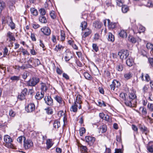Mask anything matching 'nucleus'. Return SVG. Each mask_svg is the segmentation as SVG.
Listing matches in <instances>:
<instances>
[{"label": "nucleus", "instance_id": "obj_23", "mask_svg": "<svg viewBox=\"0 0 153 153\" xmlns=\"http://www.w3.org/2000/svg\"><path fill=\"white\" fill-rule=\"evenodd\" d=\"M134 61L132 58L129 57L126 61V64L129 67L131 66L133 64Z\"/></svg>", "mask_w": 153, "mask_h": 153}, {"label": "nucleus", "instance_id": "obj_50", "mask_svg": "<svg viewBox=\"0 0 153 153\" xmlns=\"http://www.w3.org/2000/svg\"><path fill=\"white\" fill-rule=\"evenodd\" d=\"M98 105L100 107H102V106H106V105L104 102L103 101H98Z\"/></svg>", "mask_w": 153, "mask_h": 153}, {"label": "nucleus", "instance_id": "obj_49", "mask_svg": "<svg viewBox=\"0 0 153 153\" xmlns=\"http://www.w3.org/2000/svg\"><path fill=\"white\" fill-rule=\"evenodd\" d=\"M85 132V129L84 128H82L80 129L79 133L80 135L82 136Z\"/></svg>", "mask_w": 153, "mask_h": 153}, {"label": "nucleus", "instance_id": "obj_21", "mask_svg": "<svg viewBox=\"0 0 153 153\" xmlns=\"http://www.w3.org/2000/svg\"><path fill=\"white\" fill-rule=\"evenodd\" d=\"M44 93L43 92H39L36 93L35 97L37 100H40L44 97Z\"/></svg>", "mask_w": 153, "mask_h": 153}, {"label": "nucleus", "instance_id": "obj_14", "mask_svg": "<svg viewBox=\"0 0 153 153\" xmlns=\"http://www.w3.org/2000/svg\"><path fill=\"white\" fill-rule=\"evenodd\" d=\"M44 100L48 105L51 106L53 105V100L50 96H47V98L45 97Z\"/></svg>", "mask_w": 153, "mask_h": 153}, {"label": "nucleus", "instance_id": "obj_37", "mask_svg": "<svg viewBox=\"0 0 153 153\" xmlns=\"http://www.w3.org/2000/svg\"><path fill=\"white\" fill-rule=\"evenodd\" d=\"M61 40L62 41H64L65 39V32L63 30H61Z\"/></svg>", "mask_w": 153, "mask_h": 153}, {"label": "nucleus", "instance_id": "obj_60", "mask_svg": "<svg viewBox=\"0 0 153 153\" xmlns=\"http://www.w3.org/2000/svg\"><path fill=\"white\" fill-rule=\"evenodd\" d=\"M100 36V35L98 33H96L94 35V39L95 40H97L99 39Z\"/></svg>", "mask_w": 153, "mask_h": 153}, {"label": "nucleus", "instance_id": "obj_44", "mask_svg": "<svg viewBox=\"0 0 153 153\" xmlns=\"http://www.w3.org/2000/svg\"><path fill=\"white\" fill-rule=\"evenodd\" d=\"M117 69L119 71H122L123 69V66L122 64H119L117 65Z\"/></svg>", "mask_w": 153, "mask_h": 153}, {"label": "nucleus", "instance_id": "obj_10", "mask_svg": "<svg viewBox=\"0 0 153 153\" xmlns=\"http://www.w3.org/2000/svg\"><path fill=\"white\" fill-rule=\"evenodd\" d=\"M120 85V82L116 80H114L110 85V87L111 91H114L115 87L118 88Z\"/></svg>", "mask_w": 153, "mask_h": 153}, {"label": "nucleus", "instance_id": "obj_2", "mask_svg": "<svg viewBox=\"0 0 153 153\" xmlns=\"http://www.w3.org/2000/svg\"><path fill=\"white\" fill-rule=\"evenodd\" d=\"M136 98V96L134 93H130L128 97H127L124 100L125 103L127 106L132 107L133 105L132 102L133 100Z\"/></svg>", "mask_w": 153, "mask_h": 153}, {"label": "nucleus", "instance_id": "obj_4", "mask_svg": "<svg viewBox=\"0 0 153 153\" xmlns=\"http://www.w3.org/2000/svg\"><path fill=\"white\" fill-rule=\"evenodd\" d=\"M39 79L38 78L33 77L27 82V85L29 86H34L39 82Z\"/></svg>", "mask_w": 153, "mask_h": 153}, {"label": "nucleus", "instance_id": "obj_59", "mask_svg": "<svg viewBox=\"0 0 153 153\" xmlns=\"http://www.w3.org/2000/svg\"><path fill=\"white\" fill-rule=\"evenodd\" d=\"M8 52V50L6 47H5L4 49V56H5L7 55Z\"/></svg>", "mask_w": 153, "mask_h": 153}, {"label": "nucleus", "instance_id": "obj_5", "mask_svg": "<svg viewBox=\"0 0 153 153\" xmlns=\"http://www.w3.org/2000/svg\"><path fill=\"white\" fill-rule=\"evenodd\" d=\"M118 54L120 56V59L123 60L127 58L129 53L128 51L127 50H122L118 52Z\"/></svg>", "mask_w": 153, "mask_h": 153}, {"label": "nucleus", "instance_id": "obj_28", "mask_svg": "<svg viewBox=\"0 0 153 153\" xmlns=\"http://www.w3.org/2000/svg\"><path fill=\"white\" fill-rule=\"evenodd\" d=\"M133 76V74L131 72L126 73L124 74V77L126 79H128L131 78Z\"/></svg>", "mask_w": 153, "mask_h": 153}, {"label": "nucleus", "instance_id": "obj_45", "mask_svg": "<svg viewBox=\"0 0 153 153\" xmlns=\"http://www.w3.org/2000/svg\"><path fill=\"white\" fill-rule=\"evenodd\" d=\"M128 40L133 43H135L137 41L136 39L132 36L128 37Z\"/></svg>", "mask_w": 153, "mask_h": 153}, {"label": "nucleus", "instance_id": "obj_51", "mask_svg": "<svg viewBox=\"0 0 153 153\" xmlns=\"http://www.w3.org/2000/svg\"><path fill=\"white\" fill-rule=\"evenodd\" d=\"M92 47L93 49L94 50L95 52H97L99 50L98 47L96 44H93Z\"/></svg>", "mask_w": 153, "mask_h": 153}, {"label": "nucleus", "instance_id": "obj_22", "mask_svg": "<svg viewBox=\"0 0 153 153\" xmlns=\"http://www.w3.org/2000/svg\"><path fill=\"white\" fill-rule=\"evenodd\" d=\"M119 36L122 38H125L127 37V33L126 30H121L119 33Z\"/></svg>", "mask_w": 153, "mask_h": 153}, {"label": "nucleus", "instance_id": "obj_18", "mask_svg": "<svg viewBox=\"0 0 153 153\" xmlns=\"http://www.w3.org/2000/svg\"><path fill=\"white\" fill-rule=\"evenodd\" d=\"M7 36L9 38V41H15L16 40L13 33L10 31L7 33Z\"/></svg>", "mask_w": 153, "mask_h": 153}, {"label": "nucleus", "instance_id": "obj_8", "mask_svg": "<svg viewBox=\"0 0 153 153\" xmlns=\"http://www.w3.org/2000/svg\"><path fill=\"white\" fill-rule=\"evenodd\" d=\"M145 28L141 25H139L138 27L135 26L133 29V31L134 33H140L141 32H143L145 31Z\"/></svg>", "mask_w": 153, "mask_h": 153}, {"label": "nucleus", "instance_id": "obj_7", "mask_svg": "<svg viewBox=\"0 0 153 153\" xmlns=\"http://www.w3.org/2000/svg\"><path fill=\"white\" fill-rule=\"evenodd\" d=\"M27 92V89L26 88H24L19 94L18 97V99L22 100L25 99L26 97Z\"/></svg>", "mask_w": 153, "mask_h": 153}, {"label": "nucleus", "instance_id": "obj_31", "mask_svg": "<svg viewBox=\"0 0 153 153\" xmlns=\"http://www.w3.org/2000/svg\"><path fill=\"white\" fill-rule=\"evenodd\" d=\"M31 13L33 16H36L38 14V11L36 9L34 8H31L30 10Z\"/></svg>", "mask_w": 153, "mask_h": 153}, {"label": "nucleus", "instance_id": "obj_41", "mask_svg": "<svg viewBox=\"0 0 153 153\" xmlns=\"http://www.w3.org/2000/svg\"><path fill=\"white\" fill-rule=\"evenodd\" d=\"M80 149L81 152L82 153H85L87 152L88 149L86 146H80Z\"/></svg>", "mask_w": 153, "mask_h": 153}, {"label": "nucleus", "instance_id": "obj_32", "mask_svg": "<svg viewBox=\"0 0 153 153\" xmlns=\"http://www.w3.org/2000/svg\"><path fill=\"white\" fill-rule=\"evenodd\" d=\"M108 40L109 41L112 42H114V36L111 33H109Z\"/></svg>", "mask_w": 153, "mask_h": 153}, {"label": "nucleus", "instance_id": "obj_29", "mask_svg": "<svg viewBox=\"0 0 153 153\" xmlns=\"http://www.w3.org/2000/svg\"><path fill=\"white\" fill-rule=\"evenodd\" d=\"M102 25L101 23L99 21H96L93 23V26L96 28H100Z\"/></svg>", "mask_w": 153, "mask_h": 153}, {"label": "nucleus", "instance_id": "obj_36", "mask_svg": "<svg viewBox=\"0 0 153 153\" xmlns=\"http://www.w3.org/2000/svg\"><path fill=\"white\" fill-rule=\"evenodd\" d=\"M121 9L122 12L124 13H126L128 10L129 8L126 5H123L122 6Z\"/></svg>", "mask_w": 153, "mask_h": 153}, {"label": "nucleus", "instance_id": "obj_34", "mask_svg": "<svg viewBox=\"0 0 153 153\" xmlns=\"http://www.w3.org/2000/svg\"><path fill=\"white\" fill-rule=\"evenodd\" d=\"M84 75L85 78L88 80H91L92 79V77L88 72L84 73Z\"/></svg>", "mask_w": 153, "mask_h": 153}, {"label": "nucleus", "instance_id": "obj_25", "mask_svg": "<svg viewBox=\"0 0 153 153\" xmlns=\"http://www.w3.org/2000/svg\"><path fill=\"white\" fill-rule=\"evenodd\" d=\"M39 20L40 22L42 23L45 24L47 22L46 18L43 16H39Z\"/></svg>", "mask_w": 153, "mask_h": 153}, {"label": "nucleus", "instance_id": "obj_1", "mask_svg": "<svg viewBox=\"0 0 153 153\" xmlns=\"http://www.w3.org/2000/svg\"><path fill=\"white\" fill-rule=\"evenodd\" d=\"M80 27H82V30L83 34L82 35V38H86L88 36L92 33L91 29L87 28V23L84 21L81 24Z\"/></svg>", "mask_w": 153, "mask_h": 153}, {"label": "nucleus", "instance_id": "obj_9", "mask_svg": "<svg viewBox=\"0 0 153 153\" xmlns=\"http://www.w3.org/2000/svg\"><path fill=\"white\" fill-rule=\"evenodd\" d=\"M35 105L33 103H30L25 107V109L27 112H31L35 110Z\"/></svg>", "mask_w": 153, "mask_h": 153}, {"label": "nucleus", "instance_id": "obj_54", "mask_svg": "<svg viewBox=\"0 0 153 153\" xmlns=\"http://www.w3.org/2000/svg\"><path fill=\"white\" fill-rule=\"evenodd\" d=\"M50 16L53 19H54L56 17V16L55 14V12L53 11H51L50 13Z\"/></svg>", "mask_w": 153, "mask_h": 153}, {"label": "nucleus", "instance_id": "obj_62", "mask_svg": "<svg viewBox=\"0 0 153 153\" xmlns=\"http://www.w3.org/2000/svg\"><path fill=\"white\" fill-rule=\"evenodd\" d=\"M116 2L117 5L118 6H121L123 4L121 0H116Z\"/></svg>", "mask_w": 153, "mask_h": 153}, {"label": "nucleus", "instance_id": "obj_43", "mask_svg": "<svg viewBox=\"0 0 153 153\" xmlns=\"http://www.w3.org/2000/svg\"><path fill=\"white\" fill-rule=\"evenodd\" d=\"M26 139L25 137L20 136L17 139V141L20 143H22V140H23V141Z\"/></svg>", "mask_w": 153, "mask_h": 153}, {"label": "nucleus", "instance_id": "obj_42", "mask_svg": "<svg viewBox=\"0 0 153 153\" xmlns=\"http://www.w3.org/2000/svg\"><path fill=\"white\" fill-rule=\"evenodd\" d=\"M71 55V53H68L67 55V56H65V59L66 61H68L71 58L72 56H70V55Z\"/></svg>", "mask_w": 153, "mask_h": 153}, {"label": "nucleus", "instance_id": "obj_16", "mask_svg": "<svg viewBox=\"0 0 153 153\" xmlns=\"http://www.w3.org/2000/svg\"><path fill=\"white\" fill-rule=\"evenodd\" d=\"M98 129L99 133H103L106 131L107 127L106 125L103 124L101 125L100 128H98Z\"/></svg>", "mask_w": 153, "mask_h": 153}, {"label": "nucleus", "instance_id": "obj_64", "mask_svg": "<svg viewBox=\"0 0 153 153\" xmlns=\"http://www.w3.org/2000/svg\"><path fill=\"white\" fill-rule=\"evenodd\" d=\"M63 77L66 79L68 80L69 79V77L67 74L65 73H63L62 74Z\"/></svg>", "mask_w": 153, "mask_h": 153}, {"label": "nucleus", "instance_id": "obj_55", "mask_svg": "<svg viewBox=\"0 0 153 153\" xmlns=\"http://www.w3.org/2000/svg\"><path fill=\"white\" fill-rule=\"evenodd\" d=\"M141 108H142V114L143 115L146 116L147 113L146 108H144L143 107H141Z\"/></svg>", "mask_w": 153, "mask_h": 153}, {"label": "nucleus", "instance_id": "obj_6", "mask_svg": "<svg viewBox=\"0 0 153 153\" xmlns=\"http://www.w3.org/2000/svg\"><path fill=\"white\" fill-rule=\"evenodd\" d=\"M23 145L25 149H27L33 146V143L30 140L25 139L24 140Z\"/></svg>", "mask_w": 153, "mask_h": 153}, {"label": "nucleus", "instance_id": "obj_27", "mask_svg": "<svg viewBox=\"0 0 153 153\" xmlns=\"http://www.w3.org/2000/svg\"><path fill=\"white\" fill-rule=\"evenodd\" d=\"M48 89V88L46 85L45 83H42L41 85V92H43L44 93L46 92Z\"/></svg>", "mask_w": 153, "mask_h": 153}, {"label": "nucleus", "instance_id": "obj_47", "mask_svg": "<svg viewBox=\"0 0 153 153\" xmlns=\"http://www.w3.org/2000/svg\"><path fill=\"white\" fill-rule=\"evenodd\" d=\"M19 50H22V52L23 53L24 55L25 54L29 55V53H28L27 50H25L23 48H20Z\"/></svg>", "mask_w": 153, "mask_h": 153}, {"label": "nucleus", "instance_id": "obj_63", "mask_svg": "<svg viewBox=\"0 0 153 153\" xmlns=\"http://www.w3.org/2000/svg\"><path fill=\"white\" fill-rule=\"evenodd\" d=\"M123 152L121 149H115L114 153H123Z\"/></svg>", "mask_w": 153, "mask_h": 153}, {"label": "nucleus", "instance_id": "obj_52", "mask_svg": "<svg viewBox=\"0 0 153 153\" xmlns=\"http://www.w3.org/2000/svg\"><path fill=\"white\" fill-rule=\"evenodd\" d=\"M19 79V77L16 76H12L10 78V79L13 81H18Z\"/></svg>", "mask_w": 153, "mask_h": 153}, {"label": "nucleus", "instance_id": "obj_35", "mask_svg": "<svg viewBox=\"0 0 153 153\" xmlns=\"http://www.w3.org/2000/svg\"><path fill=\"white\" fill-rule=\"evenodd\" d=\"M144 5L148 7H152L153 6V4L151 0H148L147 3L144 4Z\"/></svg>", "mask_w": 153, "mask_h": 153}, {"label": "nucleus", "instance_id": "obj_40", "mask_svg": "<svg viewBox=\"0 0 153 153\" xmlns=\"http://www.w3.org/2000/svg\"><path fill=\"white\" fill-rule=\"evenodd\" d=\"M103 119L110 123H111L112 122V120L110 118L109 116L107 115L105 116Z\"/></svg>", "mask_w": 153, "mask_h": 153}, {"label": "nucleus", "instance_id": "obj_58", "mask_svg": "<svg viewBox=\"0 0 153 153\" xmlns=\"http://www.w3.org/2000/svg\"><path fill=\"white\" fill-rule=\"evenodd\" d=\"M9 115L12 117H14L15 115V113L12 110H11L9 111Z\"/></svg>", "mask_w": 153, "mask_h": 153}, {"label": "nucleus", "instance_id": "obj_13", "mask_svg": "<svg viewBox=\"0 0 153 153\" xmlns=\"http://www.w3.org/2000/svg\"><path fill=\"white\" fill-rule=\"evenodd\" d=\"M82 97L80 95H78L76 97V101L74 102L76 104H77L79 105V108L80 109L81 108V104L82 103Z\"/></svg>", "mask_w": 153, "mask_h": 153}, {"label": "nucleus", "instance_id": "obj_57", "mask_svg": "<svg viewBox=\"0 0 153 153\" xmlns=\"http://www.w3.org/2000/svg\"><path fill=\"white\" fill-rule=\"evenodd\" d=\"M62 47V45L59 44L56 46L55 49L57 51H58L60 50Z\"/></svg>", "mask_w": 153, "mask_h": 153}, {"label": "nucleus", "instance_id": "obj_12", "mask_svg": "<svg viewBox=\"0 0 153 153\" xmlns=\"http://www.w3.org/2000/svg\"><path fill=\"white\" fill-rule=\"evenodd\" d=\"M85 140L89 145H92L95 141V139L93 137L88 136L85 137Z\"/></svg>", "mask_w": 153, "mask_h": 153}, {"label": "nucleus", "instance_id": "obj_33", "mask_svg": "<svg viewBox=\"0 0 153 153\" xmlns=\"http://www.w3.org/2000/svg\"><path fill=\"white\" fill-rule=\"evenodd\" d=\"M53 127L55 128H58L60 126V122L57 120L54 121L53 124Z\"/></svg>", "mask_w": 153, "mask_h": 153}, {"label": "nucleus", "instance_id": "obj_17", "mask_svg": "<svg viewBox=\"0 0 153 153\" xmlns=\"http://www.w3.org/2000/svg\"><path fill=\"white\" fill-rule=\"evenodd\" d=\"M147 150L150 153L153 152V142H150L146 146Z\"/></svg>", "mask_w": 153, "mask_h": 153}, {"label": "nucleus", "instance_id": "obj_56", "mask_svg": "<svg viewBox=\"0 0 153 153\" xmlns=\"http://www.w3.org/2000/svg\"><path fill=\"white\" fill-rule=\"evenodd\" d=\"M147 106L150 111H153V104L149 103Z\"/></svg>", "mask_w": 153, "mask_h": 153}, {"label": "nucleus", "instance_id": "obj_24", "mask_svg": "<svg viewBox=\"0 0 153 153\" xmlns=\"http://www.w3.org/2000/svg\"><path fill=\"white\" fill-rule=\"evenodd\" d=\"M8 19L9 20V22L8 20H7V22L8 24L9 25L10 27L12 29H14L15 27V25L13 22L11 18H8Z\"/></svg>", "mask_w": 153, "mask_h": 153}, {"label": "nucleus", "instance_id": "obj_11", "mask_svg": "<svg viewBox=\"0 0 153 153\" xmlns=\"http://www.w3.org/2000/svg\"><path fill=\"white\" fill-rule=\"evenodd\" d=\"M41 30L44 34L46 36H49L51 33V30L48 27H43L41 29Z\"/></svg>", "mask_w": 153, "mask_h": 153}, {"label": "nucleus", "instance_id": "obj_15", "mask_svg": "<svg viewBox=\"0 0 153 153\" xmlns=\"http://www.w3.org/2000/svg\"><path fill=\"white\" fill-rule=\"evenodd\" d=\"M139 129L143 134H144L146 135H147L149 132V129L144 126H140Z\"/></svg>", "mask_w": 153, "mask_h": 153}, {"label": "nucleus", "instance_id": "obj_3", "mask_svg": "<svg viewBox=\"0 0 153 153\" xmlns=\"http://www.w3.org/2000/svg\"><path fill=\"white\" fill-rule=\"evenodd\" d=\"M4 140L6 143L5 146L8 148L11 147L13 142V139L8 135H5L4 136Z\"/></svg>", "mask_w": 153, "mask_h": 153}, {"label": "nucleus", "instance_id": "obj_26", "mask_svg": "<svg viewBox=\"0 0 153 153\" xmlns=\"http://www.w3.org/2000/svg\"><path fill=\"white\" fill-rule=\"evenodd\" d=\"M46 144L47 145V149H49L53 145V144L52 143V140L48 139L46 140Z\"/></svg>", "mask_w": 153, "mask_h": 153}, {"label": "nucleus", "instance_id": "obj_19", "mask_svg": "<svg viewBox=\"0 0 153 153\" xmlns=\"http://www.w3.org/2000/svg\"><path fill=\"white\" fill-rule=\"evenodd\" d=\"M146 46L147 49L150 51L151 55H153V44L150 43H148Z\"/></svg>", "mask_w": 153, "mask_h": 153}, {"label": "nucleus", "instance_id": "obj_61", "mask_svg": "<svg viewBox=\"0 0 153 153\" xmlns=\"http://www.w3.org/2000/svg\"><path fill=\"white\" fill-rule=\"evenodd\" d=\"M148 60L151 65L153 67V57L149 58L148 59Z\"/></svg>", "mask_w": 153, "mask_h": 153}, {"label": "nucleus", "instance_id": "obj_39", "mask_svg": "<svg viewBox=\"0 0 153 153\" xmlns=\"http://www.w3.org/2000/svg\"><path fill=\"white\" fill-rule=\"evenodd\" d=\"M55 99L59 103L62 104L63 102L62 99L60 97L58 96H56L55 98Z\"/></svg>", "mask_w": 153, "mask_h": 153}, {"label": "nucleus", "instance_id": "obj_20", "mask_svg": "<svg viewBox=\"0 0 153 153\" xmlns=\"http://www.w3.org/2000/svg\"><path fill=\"white\" fill-rule=\"evenodd\" d=\"M108 23V28L110 29H113L115 28L116 27V23L111 22L109 19L107 20Z\"/></svg>", "mask_w": 153, "mask_h": 153}, {"label": "nucleus", "instance_id": "obj_53", "mask_svg": "<svg viewBox=\"0 0 153 153\" xmlns=\"http://www.w3.org/2000/svg\"><path fill=\"white\" fill-rule=\"evenodd\" d=\"M126 95V94L122 93L120 94V97L122 99L124 100L127 97Z\"/></svg>", "mask_w": 153, "mask_h": 153}, {"label": "nucleus", "instance_id": "obj_46", "mask_svg": "<svg viewBox=\"0 0 153 153\" xmlns=\"http://www.w3.org/2000/svg\"><path fill=\"white\" fill-rule=\"evenodd\" d=\"M39 11L40 12V16H44L46 14V11L44 8H41L39 10Z\"/></svg>", "mask_w": 153, "mask_h": 153}, {"label": "nucleus", "instance_id": "obj_38", "mask_svg": "<svg viewBox=\"0 0 153 153\" xmlns=\"http://www.w3.org/2000/svg\"><path fill=\"white\" fill-rule=\"evenodd\" d=\"M105 6L111 8L112 7H114V6L112 4L111 1H106Z\"/></svg>", "mask_w": 153, "mask_h": 153}, {"label": "nucleus", "instance_id": "obj_30", "mask_svg": "<svg viewBox=\"0 0 153 153\" xmlns=\"http://www.w3.org/2000/svg\"><path fill=\"white\" fill-rule=\"evenodd\" d=\"M77 107L79 108V105L74 103V105L71 106L70 108L71 111L74 112H76L77 109Z\"/></svg>", "mask_w": 153, "mask_h": 153}, {"label": "nucleus", "instance_id": "obj_48", "mask_svg": "<svg viewBox=\"0 0 153 153\" xmlns=\"http://www.w3.org/2000/svg\"><path fill=\"white\" fill-rule=\"evenodd\" d=\"M34 63L35 66H38L41 64L39 60L38 59H35L34 62Z\"/></svg>", "mask_w": 153, "mask_h": 153}]
</instances>
